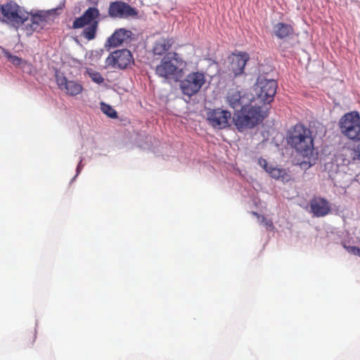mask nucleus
<instances>
[{
  "mask_svg": "<svg viewBox=\"0 0 360 360\" xmlns=\"http://www.w3.org/2000/svg\"><path fill=\"white\" fill-rule=\"evenodd\" d=\"M288 143L304 157H308L314 150L312 132L302 124H295L290 131Z\"/></svg>",
  "mask_w": 360,
  "mask_h": 360,
  "instance_id": "1",
  "label": "nucleus"
},
{
  "mask_svg": "<svg viewBox=\"0 0 360 360\" xmlns=\"http://www.w3.org/2000/svg\"><path fill=\"white\" fill-rule=\"evenodd\" d=\"M184 60L176 53H168L155 68V74L165 79L177 81L183 75Z\"/></svg>",
  "mask_w": 360,
  "mask_h": 360,
  "instance_id": "2",
  "label": "nucleus"
},
{
  "mask_svg": "<svg viewBox=\"0 0 360 360\" xmlns=\"http://www.w3.org/2000/svg\"><path fill=\"white\" fill-rule=\"evenodd\" d=\"M264 116L259 106L251 104L244 105L241 109L235 112L233 122L238 131L252 129L263 121Z\"/></svg>",
  "mask_w": 360,
  "mask_h": 360,
  "instance_id": "3",
  "label": "nucleus"
},
{
  "mask_svg": "<svg viewBox=\"0 0 360 360\" xmlns=\"http://www.w3.org/2000/svg\"><path fill=\"white\" fill-rule=\"evenodd\" d=\"M100 15L99 10L96 7H89L79 18H75L72 23L73 29L84 27L82 36L88 41L93 40L96 37L98 27L97 18Z\"/></svg>",
  "mask_w": 360,
  "mask_h": 360,
  "instance_id": "4",
  "label": "nucleus"
},
{
  "mask_svg": "<svg viewBox=\"0 0 360 360\" xmlns=\"http://www.w3.org/2000/svg\"><path fill=\"white\" fill-rule=\"evenodd\" d=\"M4 21L18 27L28 20V13L24 11L15 2L11 1L0 6Z\"/></svg>",
  "mask_w": 360,
  "mask_h": 360,
  "instance_id": "5",
  "label": "nucleus"
},
{
  "mask_svg": "<svg viewBox=\"0 0 360 360\" xmlns=\"http://www.w3.org/2000/svg\"><path fill=\"white\" fill-rule=\"evenodd\" d=\"M341 133L352 140H360V116L351 112L342 116L339 122Z\"/></svg>",
  "mask_w": 360,
  "mask_h": 360,
  "instance_id": "6",
  "label": "nucleus"
},
{
  "mask_svg": "<svg viewBox=\"0 0 360 360\" xmlns=\"http://www.w3.org/2000/svg\"><path fill=\"white\" fill-rule=\"evenodd\" d=\"M205 81V76L203 72H193L181 81L180 88L184 95L191 97L200 90Z\"/></svg>",
  "mask_w": 360,
  "mask_h": 360,
  "instance_id": "7",
  "label": "nucleus"
},
{
  "mask_svg": "<svg viewBox=\"0 0 360 360\" xmlns=\"http://www.w3.org/2000/svg\"><path fill=\"white\" fill-rule=\"evenodd\" d=\"M277 89V82L274 79H267L264 77H259L255 90L256 94L264 103H269L273 101Z\"/></svg>",
  "mask_w": 360,
  "mask_h": 360,
  "instance_id": "8",
  "label": "nucleus"
},
{
  "mask_svg": "<svg viewBox=\"0 0 360 360\" xmlns=\"http://www.w3.org/2000/svg\"><path fill=\"white\" fill-rule=\"evenodd\" d=\"M108 13L112 18H128L136 17L138 11L124 1H115L110 3Z\"/></svg>",
  "mask_w": 360,
  "mask_h": 360,
  "instance_id": "9",
  "label": "nucleus"
},
{
  "mask_svg": "<svg viewBox=\"0 0 360 360\" xmlns=\"http://www.w3.org/2000/svg\"><path fill=\"white\" fill-rule=\"evenodd\" d=\"M131 62H133V56L127 49L115 51L110 53L106 59V64L108 66L120 69L126 68Z\"/></svg>",
  "mask_w": 360,
  "mask_h": 360,
  "instance_id": "10",
  "label": "nucleus"
},
{
  "mask_svg": "<svg viewBox=\"0 0 360 360\" xmlns=\"http://www.w3.org/2000/svg\"><path fill=\"white\" fill-rule=\"evenodd\" d=\"M249 58V54L245 52L233 53L229 56L228 70L230 75L233 74L234 77L241 75Z\"/></svg>",
  "mask_w": 360,
  "mask_h": 360,
  "instance_id": "11",
  "label": "nucleus"
},
{
  "mask_svg": "<svg viewBox=\"0 0 360 360\" xmlns=\"http://www.w3.org/2000/svg\"><path fill=\"white\" fill-rule=\"evenodd\" d=\"M207 120L214 128L224 129L229 127L231 114L226 110L220 108L212 110L207 113Z\"/></svg>",
  "mask_w": 360,
  "mask_h": 360,
  "instance_id": "12",
  "label": "nucleus"
},
{
  "mask_svg": "<svg viewBox=\"0 0 360 360\" xmlns=\"http://www.w3.org/2000/svg\"><path fill=\"white\" fill-rule=\"evenodd\" d=\"M56 82L58 88L66 94L75 96L80 94L83 91L82 85L73 80H68L63 74H56Z\"/></svg>",
  "mask_w": 360,
  "mask_h": 360,
  "instance_id": "13",
  "label": "nucleus"
},
{
  "mask_svg": "<svg viewBox=\"0 0 360 360\" xmlns=\"http://www.w3.org/2000/svg\"><path fill=\"white\" fill-rule=\"evenodd\" d=\"M311 212L314 217H322L326 216L330 211V202L321 197H314L309 202Z\"/></svg>",
  "mask_w": 360,
  "mask_h": 360,
  "instance_id": "14",
  "label": "nucleus"
},
{
  "mask_svg": "<svg viewBox=\"0 0 360 360\" xmlns=\"http://www.w3.org/2000/svg\"><path fill=\"white\" fill-rule=\"evenodd\" d=\"M131 35L132 32L130 30L124 28L117 29L108 39L105 46L108 47V49L115 48L122 45L124 41H127L131 38Z\"/></svg>",
  "mask_w": 360,
  "mask_h": 360,
  "instance_id": "15",
  "label": "nucleus"
},
{
  "mask_svg": "<svg viewBox=\"0 0 360 360\" xmlns=\"http://www.w3.org/2000/svg\"><path fill=\"white\" fill-rule=\"evenodd\" d=\"M42 12L32 15L30 23L25 25L27 34L30 35L33 32H39L46 25V17Z\"/></svg>",
  "mask_w": 360,
  "mask_h": 360,
  "instance_id": "16",
  "label": "nucleus"
},
{
  "mask_svg": "<svg viewBox=\"0 0 360 360\" xmlns=\"http://www.w3.org/2000/svg\"><path fill=\"white\" fill-rule=\"evenodd\" d=\"M174 43L172 38H161L155 41L153 52L154 55L162 56L165 53Z\"/></svg>",
  "mask_w": 360,
  "mask_h": 360,
  "instance_id": "17",
  "label": "nucleus"
},
{
  "mask_svg": "<svg viewBox=\"0 0 360 360\" xmlns=\"http://www.w3.org/2000/svg\"><path fill=\"white\" fill-rule=\"evenodd\" d=\"M267 173L272 178L283 183L288 182L291 180L290 174L285 169L271 166L267 170Z\"/></svg>",
  "mask_w": 360,
  "mask_h": 360,
  "instance_id": "18",
  "label": "nucleus"
},
{
  "mask_svg": "<svg viewBox=\"0 0 360 360\" xmlns=\"http://www.w3.org/2000/svg\"><path fill=\"white\" fill-rule=\"evenodd\" d=\"M292 27L286 23L278 22L274 26V33L278 39L290 37L293 33Z\"/></svg>",
  "mask_w": 360,
  "mask_h": 360,
  "instance_id": "19",
  "label": "nucleus"
},
{
  "mask_svg": "<svg viewBox=\"0 0 360 360\" xmlns=\"http://www.w3.org/2000/svg\"><path fill=\"white\" fill-rule=\"evenodd\" d=\"M226 101L231 108L236 109L242 105L240 91L236 89H231L226 95Z\"/></svg>",
  "mask_w": 360,
  "mask_h": 360,
  "instance_id": "20",
  "label": "nucleus"
},
{
  "mask_svg": "<svg viewBox=\"0 0 360 360\" xmlns=\"http://www.w3.org/2000/svg\"><path fill=\"white\" fill-rule=\"evenodd\" d=\"M354 154L352 144H350L343 147L339 155L345 165H349L351 162L356 160Z\"/></svg>",
  "mask_w": 360,
  "mask_h": 360,
  "instance_id": "21",
  "label": "nucleus"
},
{
  "mask_svg": "<svg viewBox=\"0 0 360 360\" xmlns=\"http://www.w3.org/2000/svg\"><path fill=\"white\" fill-rule=\"evenodd\" d=\"M5 55L6 58L15 66L19 67L22 69H24L26 66H30V65L26 60L17 56H13L9 52H6Z\"/></svg>",
  "mask_w": 360,
  "mask_h": 360,
  "instance_id": "22",
  "label": "nucleus"
},
{
  "mask_svg": "<svg viewBox=\"0 0 360 360\" xmlns=\"http://www.w3.org/2000/svg\"><path fill=\"white\" fill-rule=\"evenodd\" d=\"M101 110L104 114L110 118H116L117 117V112L110 105L102 103Z\"/></svg>",
  "mask_w": 360,
  "mask_h": 360,
  "instance_id": "23",
  "label": "nucleus"
},
{
  "mask_svg": "<svg viewBox=\"0 0 360 360\" xmlns=\"http://www.w3.org/2000/svg\"><path fill=\"white\" fill-rule=\"evenodd\" d=\"M87 73L89 77L91 79V80L96 82V84H101L103 82L104 79L100 72L92 70H88Z\"/></svg>",
  "mask_w": 360,
  "mask_h": 360,
  "instance_id": "24",
  "label": "nucleus"
},
{
  "mask_svg": "<svg viewBox=\"0 0 360 360\" xmlns=\"http://www.w3.org/2000/svg\"><path fill=\"white\" fill-rule=\"evenodd\" d=\"M252 214L255 216H257L258 219L260 220V222L263 223L267 229L272 230L274 229V226L271 220L266 219V217L259 215L257 212H253Z\"/></svg>",
  "mask_w": 360,
  "mask_h": 360,
  "instance_id": "25",
  "label": "nucleus"
},
{
  "mask_svg": "<svg viewBox=\"0 0 360 360\" xmlns=\"http://www.w3.org/2000/svg\"><path fill=\"white\" fill-rule=\"evenodd\" d=\"M352 147L356 160H360V142L352 143Z\"/></svg>",
  "mask_w": 360,
  "mask_h": 360,
  "instance_id": "26",
  "label": "nucleus"
},
{
  "mask_svg": "<svg viewBox=\"0 0 360 360\" xmlns=\"http://www.w3.org/2000/svg\"><path fill=\"white\" fill-rule=\"evenodd\" d=\"M345 248L347 249V250L354 255H357V256H359L360 257V248L356 247V246H348V247H346L345 246Z\"/></svg>",
  "mask_w": 360,
  "mask_h": 360,
  "instance_id": "27",
  "label": "nucleus"
},
{
  "mask_svg": "<svg viewBox=\"0 0 360 360\" xmlns=\"http://www.w3.org/2000/svg\"><path fill=\"white\" fill-rule=\"evenodd\" d=\"M258 164L259 165L262 167L266 172H267V170L269 169V168L271 167V166H269L268 165V163H267V161L262 158H259L258 160Z\"/></svg>",
  "mask_w": 360,
  "mask_h": 360,
  "instance_id": "28",
  "label": "nucleus"
},
{
  "mask_svg": "<svg viewBox=\"0 0 360 360\" xmlns=\"http://www.w3.org/2000/svg\"><path fill=\"white\" fill-rule=\"evenodd\" d=\"M301 165H302V166H303V167H311V166L312 165V164H311V163H310V162L307 163V162H302L301 163Z\"/></svg>",
  "mask_w": 360,
  "mask_h": 360,
  "instance_id": "29",
  "label": "nucleus"
},
{
  "mask_svg": "<svg viewBox=\"0 0 360 360\" xmlns=\"http://www.w3.org/2000/svg\"><path fill=\"white\" fill-rule=\"evenodd\" d=\"M92 54H96V56H98V55H100V51H94V52H92Z\"/></svg>",
  "mask_w": 360,
  "mask_h": 360,
  "instance_id": "30",
  "label": "nucleus"
},
{
  "mask_svg": "<svg viewBox=\"0 0 360 360\" xmlns=\"http://www.w3.org/2000/svg\"><path fill=\"white\" fill-rule=\"evenodd\" d=\"M81 162H82V160H80L79 164H81ZM79 166H80V165H79L77 166V172H79Z\"/></svg>",
  "mask_w": 360,
  "mask_h": 360,
  "instance_id": "31",
  "label": "nucleus"
},
{
  "mask_svg": "<svg viewBox=\"0 0 360 360\" xmlns=\"http://www.w3.org/2000/svg\"><path fill=\"white\" fill-rule=\"evenodd\" d=\"M33 338H34V339H35V338H36L35 333H33Z\"/></svg>",
  "mask_w": 360,
  "mask_h": 360,
  "instance_id": "32",
  "label": "nucleus"
}]
</instances>
